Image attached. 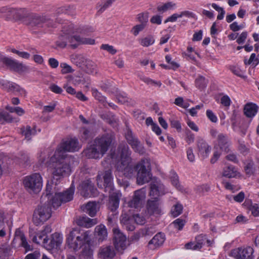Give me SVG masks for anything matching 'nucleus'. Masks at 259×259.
I'll return each instance as SVG.
<instances>
[{
    "label": "nucleus",
    "instance_id": "f257e3e1",
    "mask_svg": "<svg viewBox=\"0 0 259 259\" xmlns=\"http://www.w3.org/2000/svg\"><path fill=\"white\" fill-rule=\"evenodd\" d=\"M114 140V135L110 133L98 136L83 150V153L88 158L100 159L107 152Z\"/></svg>",
    "mask_w": 259,
    "mask_h": 259
},
{
    "label": "nucleus",
    "instance_id": "f03ea898",
    "mask_svg": "<svg viewBox=\"0 0 259 259\" xmlns=\"http://www.w3.org/2000/svg\"><path fill=\"white\" fill-rule=\"evenodd\" d=\"M56 185L53 183H48L46 188V194L41 197L42 202L44 201L51 202L52 207L56 208L62 203H66L73 199L75 187L72 185L64 193H57L55 190Z\"/></svg>",
    "mask_w": 259,
    "mask_h": 259
},
{
    "label": "nucleus",
    "instance_id": "7ed1b4c3",
    "mask_svg": "<svg viewBox=\"0 0 259 259\" xmlns=\"http://www.w3.org/2000/svg\"><path fill=\"white\" fill-rule=\"evenodd\" d=\"M72 158L69 155H64L62 152L55 151L50 160L49 165L52 167L54 176L64 177L70 175L71 167L69 163Z\"/></svg>",
    "mask_w": 259,
    "mask_h": 259
},
{
    "label": "nucleus",
    "instance_id": "20e7f679",
    "mask_svg": "<svg viewBox=\"0 0 259 259\" xmlns=\"http://www.w3.org/2000/svg\"><path fill=\"white\" fill-rule=\"evenodd\" d=\"M91 233L90 231L82 230L75 228L72 229L66 238V243L69 248L74 250H78L86 245L91 243Z\"/></svg>",
    "mask_w": 259,
    "mask_h": 259
},
{
    "label": "nucleus",
    "instance_id": "39448f33",
    "mask_svg": "<svg viewBox=\"0 0 259 259\" xmlns=\"http://www.w3.org/2000/svg\"><path fill=\"white\" fill-rule=\"evenodd\" d=\"M53 18H55V14L44 13L40 15L29 11L25 24L33 30L41 29L45 25L54 27L55 24Z\"/></svg>",
    "mask_w": 259,
    "mask_h": 259
},
{
    "label": "nucleus",
    "instance_id": "423d86ee",
    "mask_svg": "<svg viewBox=\"0 0 259 259\" xmlns=\"http://www.w3.org/2000/svg\"><path fill=\"white\" fill-rule=\"evenodd\" d=\"M29 11L24 8H12L7 6L0 8V18L6 21L26 23Z\"/></svg>",
    "mask_w": 259,
    "mask_h": 259
},
{
    "label": "nucleus",
    "instance_id": "0eeeda50",
    "mask_svg": "<svg viewBox=\"0 0 259 259\" xmlns=\"http://www.w3.org/2000/svg\"><path fill=\"white\" fill-rule=\"evenodd\" d=\"M137 181L139 185H143L149 182L152 178L151 167L150 160L142 159L136 164Z\"/></svg>",
    "mask_w": 259,
    "mask_h": 259
},
{
    "label": "nucleus",
    "instance_id": "6e6552de",
    "mask_svg": "<svg viewBox=\"0 0 259 259\" xmlns=\"http://www.w3.org/2000/svg\"><path fill=\"white\" fill-rule=\"evenodd\" d=\"M51 206V202L47 201L42 202L41 200L40 204L38 205L33 212L32 220L34 224L39 225L50 218L52 214Z\"/></svg>",
    "mask_w": 259,
    "mask_h": 259
},
{
    "label": "nucleus",
    "instance_id": "1a4fd4ad",
    "mask_svg": "<svg viewBox=\"0 0 259 259\" xmlns=\"http://www.w3.org/2000/svg\"><path fill=\"white\" fill-rule=\"evenodd\" d=\"M210 134L212 138L215 139L214 143L217 145L221 150L226 153H228L230 150L231 142L226 134L219 133L214 128L210 131Z\"/></svg>",
    "mask_w": 259,
    "mask_h": 259
},
{
    "label": "nucleus",
    "instance_id": "9d476101",
    "mask_svg": "<svg viewBox=\"0 0 259 259\" xmlns=\"http://www.w3.org/2000/svg\"><path fill=\"white\" fill-rule=\"evenodd\" d=\"M23 184L28 191L37 193L39 192L42 188V178L38 173H35L26 177L24 179Z\"/></svg>",
    "mask_w": 259,
    "mask_h": 259
},
{
    "label": "nucleus",
    "instance_id": "9b49d317",
    "mask_svg": "<svg viewBox=\"0 0 259 259\" xmlns=\"http://www.w3.org/2000/svg\"><path fill=\"white\" fill-rule=\"evenodd\" d=\"M125 137L127 143L131 146L135 152L141 155L145 153V150L143 145L128 127H127L126 129Z\"/></svg>",
    "mask_w": 259,
    "mask_h": 259
},
{
    "label": "nucleus",
    "instance_id": "f8f14e48",
    "mask_svg": "<svg viewBox=\"0 0 259 259\" xmlns=\"http://www.w3.org/2000/svg\"><path fill=\"white\" fill-rule=\"evenodd\" d=\"M117 170L126 178H132L136 171V165L131 161L119 162L116 165Z\"/></svg>",
    "mask_w": 259,
    "mask_h": 259
},
{
    "label": "nucleus",
    "instance_id": "ddd939ff",
    "mask_svg": "<svg viewBox=\"0 0 259 259\" xmlns=\"http://www.w3.org/2000/svg\"><path fill=\"white\" fill-rule=\"evenodd\" d=\"M68 43L73 49L76 48L80 45H92L95 43L94 39L81 37L80 35L75 34V33L70 36H68Z\"/></svg>",
    "mask_w": 259,
    "mask_h": 259
},
{
    "label": "nucleus",
    "instance_id": "4468645a",
    "mask_svg": "<svg viewBox=\"0 0 259 259\" xmlns=\"http://www.w3.org/2000/svg\"><path fill=\"white\" fill-rule=\"evenodd\" d=\"M253 249L251 247L237 248L231 250L230 255L236 259H253Z\"/></svg>",
    "mask_w": 259,
    "mask_h": 259
},
{
    "label": "nucleus",
    "instance_id": "2eb2a0df",
    "mask_svg": "<svg viewBox=\"0 0 259 259\" xmlns=\"http://www.w3.org/2000/svg\"><path fill=\"white\" fill-rule=\"evenodd\" d=\"M113 243L115 248L118 251L124 250L126 247V238L118 228H114Z\"/></svg>",
    "mask_w": 259,
    "mask_h": 259
},
{
    "label": "nucleus",
    "instance_id": "dca6fc26",
    "mask_svg": "<svg viewBox=\"0 0 259 259\" xmlns=\"http://www.w3.org/2000/svg\"><path fill=\"white\" fill-rule=\"evenodd\" d=\"M80 149L76 139H70L62 143L56 151H60L64 155H68L66 152H75Z\"/></svg>",
    "mask_w": 259,
    "mask_h": 259
},
{
    "label": "nucleus",
    "instance_id": "f3484780",
    "mask_svg": "<svg viewBox=\"0 0 259 259\" xmlns=\"http://www.w3.org/2000/svg\"><path fill=\"white\" fill-rule=\"evenodd\" d=\"M165 193V187L160 180L154 179L150 183V195L154 198L163 195Z\"/></svg>",
    "mask_w": 259,
    "mask_h": 259
},
{
    "label": "nucleus",
    "instance_id": "a211bd4d",
    "mask_svg": "<svg viewBox=\"0 0 259 259\" xmlns=\"http://www.w3.org/2000/svg\"><path fill=\"white\" fill-rule=\"evenodd\" d=\"M146 209L150 215H160L162 212L160 199L158 198H154L153 199L148 200Z\"/></svg>",
    "mask_w": 259,
    "mask_h": 259
},
{
    "label": "nucleus",
    "instance_id": "6ab92c4d",
    "mask_svg": "<svg viewBox=\"0 0 259 259\" xmlns=\"http://www.w3.org/2000/svg\"><path fill=\"white\" fill-rule=\"evenodd\" d=\"M115 254L114 247L108 245H102L98 249L97 252V257L99 259H113Z\"/></svg>",
    "mask_w": 259,
    "mask_h": 259
},
{
    "label": "nucleus",
    "instance_id": "aec40b11",
    "mask_svg": "<svg viewBox=\"0 0 259 259\" xmlns=\"http://www.w3.org/2000/svg\"><path fill=\"white\" fill-rule=\"evenodd\" d=\"M80 187L81 188L80 194L84 197L93 196L96 191L93 184L90 180L83 181L80 185Z\"/></svg>",
    "mask_w": 259,
    "mask_h": 259
},
{
    "label": "nucleus",
    "instance_id": "412c9836",
    "mask_svg": "<svg viewBox=\"0 0 259 259\" xmlns=\"http://www.w3.org/2000/svg\"><path fill=\"white\" fill-rule=\"evenodd\" d=\"M6 66L10 70L18 73L25 72L28 70V67L22 63L9 57L6 62Z\"/></svg>",
    "mask_w": 259,
    "mask_h": 259
},
{
    "label": "nucleus",
    "instance_id": "4be33fe9",
    "mask_svg": "<svg viewBox=\"0 0 259 259\" xmlns=\"http://www.w3.org/2000/svg\"><path fill=\"white\" fill-rule=\"evenodd\" d=\"M145 197V193L142 190L136 191L133 198L128 202V206L134 208L140 207L142 205V200Z\"/></svg>",
    "mask_w": 259,
    "mask_h": 259
},
{
    "label": "nucleus",
    "instance_id": "5701e85b",
    "mask_svg": "<svg viewBox=\"0 0 259 259\" xmlns=\"http://www.w3.org/2000/svg\"><path fill=\"white\" fill-rule=\"evenodd\" d=\"M62 242V237L58 233H55L51 235V239L45 245V248L47 250L57 248Z\"/></svg>",
    "mask_w": 259,
    "mask_h": 259
},
{
    "label": "nucleus",
    "instance_id": "b1692460",
    "mask_svg": "<svg viewBox=\"0 0 259 259\" xmlns=\"http://www.w3.org/2000/svg\"><path fill=\"white\" fill-rule=\"evenodd\" d=\"M109 194V201L108 208L112 212H114L118 208L119 200L121 196L120 193L118 192H111Z\"/></svg>",
    "mask_w": 259,
    "mask_h": 259
},
{
    "label": "nucleus",
    "instance_id": "393cba45",
    "mask_svg": "<svg viewBox=\"0 0 259 259\" xmlns=\"http://www.w3.org/2000/svg\"><path fill=\"white\" fill-rule=\"evenodd\" d=\"M103 186L106 192L111 193L114 191V186L112 182V177L111 170L109 169L105 172L103 176Z\"/></svg>",
    "mask_w": 259,
    "mask_h": 259
},
{
    "label": "nucleus",
    "instance_id": "a878e982",
    "mask_svg": "<svg viewBox=\"0 0 259 259\" xmlns=\"http://www.w3.org/2000/svg\"><path fill=\"white\" fill-rule=\"evenodd\" d=\"M62 31L63 35L66 36H70L75 33H84L82 29L75 27L74 24L72 23L65 24L62 27Z\"/></svg>",
    "mask_w": 259,
    "mask_h": 259
},
{
    "label": "nucleus",
    "instance_id": "bb28decb",
    "mask_svg": "<svg viewBox=\"0 0 259 259\" xmlns=\"http://www.w3.org/2000/svg\"><path fill=\"white\" fill-rule=\"evenodd\" d=\"M197 148L199 153L203 157H207L211 151V147L203 139L197 141Z\"/></svg>",
    "mask_w": 259,
    "mask_h": 259
},
{
    "label": "nucleus",
    "instance_id": "cd10ccee",
    "mask_svg": "<svg viewBox=\"0 0 259 259\" xmlns=\"http://www.w3.org/2000/svg\"><path fill=\"white\" fill-rule=\"evenodd\" d=\"M164 235L161 233L156 234L148 243V247L154 249L161 245L164 241Z\"/></svg>",
    "mask_w": 259,
    "mask_h": 259
},
{
    "label": "nucleus",
    "instance_id": "c85d7f7f",
    "mask_svg": "<svg viewBox=\"0 0 259 259\" xmlns=\"http://www.w3.org/2000/svg\"><path fill=\"white\" fill-rule=\"evenodd\" d=\"M76 223L78 226L89 228L97 224L98 220L97 219H90L87 216H82L77 219Z\"/></svg>",
    "mask_w": 259,
    "mask_h": 259
},
{
    "label": "nucleus",
    "instance_id": "c756f323",
    "mask_svg": "<svg viewBox=\"0 0 259 259\" xmlns=\"http://www.w3.org/2000/svg\"><path fill=\"white\" fill-rule=\"evenodd\" d=\"M73 82L75 85H83L85 89L88 90L91 83V79L90 76L83 74L75 77L73 80Z\"/></svg>",
    "mask_w": 259,
    "mask_h": 259
},
{
    "label": "nucleus",
    "instance_id": "7c9ffc66",
    "mask_svg": "<svg viewBox=\"0 0 259 259\" xmlns=\"http://www.w3.org/2000/svg\"><path fill=\"white\" fill-rule=\"evenodd\" d=\"M95 236L99 242H103L107 238L108 233L106 227L103 225L97 226L95 229Z\"/></svg>",
    "mask_w": 259,
    "mask_h": 259
},
{
    "label": "nucleus",
    "instance_id": "2f4dec72",
    "mask_svg": "<svg viewBox=\"0 0 259 259\" xmlns=\"http://www.w3.org/2000/svg\"><path fill=\"white\" fill-rule=\"evenodd\" d=\"M118 149L120 153V162H124V161H131L132 160L131 157V151L127 145L123 144L120 145L118 147Z\"/></svg>",
    "mask_w": 259,
    "mask_h": 259
},
{
    "label": "nucleus",
    "instance_id": "473e14b6",
    "mask_svg": "<svg viewBox=\"0 0 259 259\" xmlns=\"http://www.w3.org/2000/svg\"><path fill=\"white\" fill-rule=\"evenodd\" d=\"M97 203L95 202H89L86 205L81 206V209L91 217H94L98 211Z\"/></svg>",
    "mask_w": 259,
    "mask_h": 259
},
{
    "label": "nucleus",
    "instance_id": "72a5a7b5",
    "mask_svg": "<svg viewBox=\"0 0 259 259\" xmlns=\"http://www.w3.org/2000/svg\"><path fill=\"white\" fill-rule=\"evenodd\" d=\"M3 85L8 92H17L22 95L26 94V91L15 83L8 82L3 84Z\"/></svg>",
    "mask_w": 259,
    "mask_h": 259
},
{
    "label": "nucleus",
    "instance_id": "f704fd0d",
    "mask_svg": "<svg viewBox=\"0 0 259 259\" xmlns=\"http://www.w3.org/2000/svg\"><path fill=\"white\" fill-rule=\"evenodd\" d=\"M258 107L253 103H249L246 104L244 108L245 115L248 117H252L257 112Z\"/></svg>",
    "mask_w": 259,
    "mask_h": 259
},
{
    "label": "nucleus",
    "instance_id": "c9c22d12",
    "mask_svg": "<svg viewBox=\"0 0 259 259\" xmlns=\"http://www.w3.org/2000/svg\"><path fill=\"white\" fill-rule=\"evenodd\" d=\"M66 14L69 15L74 16L76 15L75 8L73 6H64L58 8L55 13V17L58 14Z\"/></svg>",
    "mask_w": 259,
    "mask_h": 259
},
{
    "label": "nucleus",
    "instance_id": "e433bc0d",
    "mask_svg": "<svg viewBox=\"0 0 259 259\" xmlns=\"http://www.w3.org/2000/svg\"><path fill=\"white\" fill-rule=\"evenodd\" d=\"M84 71L86 73L90 75H94L98 73L97 66L95 63L90 60L85 61V67Z\"/></svg>",
    "mask_w": 259,
    "mask_h": 259
},
{
    "label": "nucleus",
    "instance_id": "4c0bfd02",
    "mask_svg": "<svg viewBox=\"0 0 259 259\" xmlns=\"http://www.w3.org/2000/svg\"><path fill=\"white\" fill-rule=\"evenodd\" d=\"M21 132L25 136V139L30 140L31 139V136L34 135L36 131L35 127H31L30 126L27 125L21 128Z\"/></svg>",
    "mask_w": 259,
    "mask_h": 259
},
{
    "label": "nucleus",
    "instance_id": "58836bf2",
    "mask_svg": "<svg viewBox=\"0 0 259 259\" xmlns=\"http://www.w3.org/2000/svg\"><path fill=\"white\" fill-rule=\"evenodd\" d=\"M32 241L36 244H42L45 247V245L49 241V239L40 231L33 236Z\"/></svg>",
    "mask_w": 259,
    "mask_h": 259
},
{
    "label": "nucleus",
    "instance_id": "ea45409f",
    "mask_svg": "<svg viewBox=\"0 0 259 259\" xmlns=\"http://www.w3.org/2000/svg\"><path fill=\"white\" fill-rule=\"evenodd\" d=\"M238 172L235 170L234 166L229 165L225 167L223 171V176L228 178H234L237 176Z\"/></svg>",
    "mask_w": 259,
    "mask_h": 259
},
{
    "label": "nucleus",
    "instance_id": "a19ab883",
    "mask_svg": "<svg viewBox=\"0 0 259 259\" xmlns=\"http://www.w3.org/2000/svg\"><path fill=\"white\" fill-rule=\"evenodd\" d=\"M93 250L92 249L90 245L84 246L83 248L80 256L83 259H93Z\"/></svg>",
    "mask_w": 259,
    "mask_h": 259
},
{
    "label": "nucleus",
    "instance_id": "79ce46f5",
    "mask_svg": "<svg viewBox=\"0 0 259 259\" xmlns=\"http://www.w3.org/2000/svg\"><path fill=\"white\" fill-rule=\"evenodd\" d=\"M139 42L142 46L148 47L154 43L155 39L152 35H149L141 38L139 40Z\"/></svg>",
    "mask_w": 259,
    "mask_h": 259
},
{
    "label": "nucleus",
    "instance_id": "37998d69",
    "mask_svg": "<svg viewBox=\"0 0 259 259\" xmlns=\"http://www.w3.org/2000/svg\"><path fill=\"white\" fill-rule=\"evenodd\" d=\"M176 7V4L172 2L166 3L162 5L158 6L157 8V11L163 13L169 10H172Z\"/></svg>",
    "mask_w": 259,
    "mask_h": 259
},
{
    "label": "nucleus",
    "instance_id": "c03bdc74",
    "mask_svg": "<svg viewBox=\"0 0 259 259\" xmlns=\"http://www.w3.org/2000/svg\"><path fill=\"white\" fill-rule=\"evenodd\" d=\"M255 168L254 163L252 160H248L244 166V170L246 175H252L255 172Z\"/></svg>",
    "mask_w": 259,
    "mask_h": 259
},
{
    "label": "nucleus",
    "instance_id": "a18cd8bd",
    "mask_svg": "<svg viewBox=\"0 0 259 259\" xmlns=\"http://www.w3.org/2000/svg\"><path fill=\"white\" fill-rule=\"evenodd\" d=\"M13 121V118L8 113L0 111V124H4L6 122L11 123Z\"/></svg>",
    "mask_w": 259,
    "mask_h": 259
},
{
    "label": "nucleus",
    "instance_id": "49530a36",
    "mask_svg": "<svg viewBox=\"0 0 259 259\" xmlns=\"http://www.w3.org/2000/svg\"><path fill=\"white\" fill-rule=\"evenodd\" d=\"M183 209V205L178 202L172 207L171 213L174 217H177L182 213Z\"/></svg>",
    "mask_w": 259,
    "mask_h": 259
},
{
    "label": "nucleus",
    "instance_id": "de8ad7c7",
    "mask_svg": "<svg viewBox=\"0 0 259 259\" xmlns=\"http://www.w3.org/2000/svg\"><path fill=\"white\" fill-rule=\"evenodd\" d=\"M148 13L145 12L139 14L137 16V20L140 23V24L147 26L148 22Z\"/></svg>",
    "mask_w": 259,
    "mask_h": 259
},
{
    "label": "nucleus",
    "instance_id": "09e8293b",
    "mask_svg": "<svg viewBox=\"0 0 259 259\" xmlns=\"http://www.w3.org/2000/svg\"><path fill=\"white\" fill-rule=\"evenodd\" d=\"M106 121L113 126H116L118 122V120L111 113H109L106 115Z\"/></svg>",
    "mask_w": 259,
    "mask_h": 259
},
{
    "label": "nucleus",
    "instance_id": "8fccbe9b",
    "mask_svg": "<svg viewBox=\"0 0 259 259\" xmlns=\"http://www.w3.org/2000/svg\"><path fill=\"white\" fill-rule=\"evenodd\" d=\"M139 77L141 80L143 81L147 84H152L158 86L159 87L161 85V83L160 81H155L149 77H147L144 76H139Z\"/></svg>",
    "mask_w": 259,
    "mask_h": 259
},
{
    "label": "nucleus",
    "instance_id": "3c124183",
    "mask_svg": "<svg viewBox=\"0 0 259 259\" xmlns=\"http://www.w3.org/2000/svg\"><path fill=\"white\" fill-rule=\"evenodd\" d=\"M68 36H66L63 35H61L59 39L56 41L57 46L61 48L66 47L67 42H68Z\"/></svg>",
    "mask_w": 259,
    "mask_h": 259
},
{
    "label": "nucleus",
    "instance_id": "603ef678",
    "mask_svg": "<svg viewBox=\"0 0 259 259\" xmlns=\"http://www.w3.org/2000/svg\"><path fill=\"white\" fill-rule=\"evenodd\" d=\"M196 85L200 89H203L206 87L207 81L204 77L200 76L195 80Z\"/></svg>",
    "mask_w": 259,
    "mask_h": 259
},
{
    "label": "nucleus",
    "instance_id": "864d4df0",
    "mask_svg": "<svg viewBox=\"0 0 259 259\" xmlns=\"http://www.w3.org/2000/svg\"><path fill=\"white\" fill-rule=\"evenodd\" d=\"M211 6L214 9L219 12V14L217 16V19L218 20H222L224 18V15L225 14V11L224 9L219 7L214 3L212 4Z\"/></svg>",
    "mask_w": 259,
    "mask_h": 259
},
{
    "label": "nucleus",
    "instance_id": "5fc2aeb1",
    "mask_svg": "<svg viewBox=\"0 0 259 259\" xmlns=\"http://www.w3.org/2000/svg\"><path fill=\"white\" fill-rule=\"evenodd\" d=\"M146 26L141 24H137L134 26L131 29V32L134 35L137 36L139 33L143 31Z\"/></svg>",
    "mask_w": 259,
    "mask_h": 259
},
{
    "label": "nucleus",
    "instance_id": "6e6d98bb",
    "mask_svg": "<svg viewBox=\"0 0 259 259\" xmlns=\"http://www.w3.org/2000/svg\"><path fill=\"white\" fill-rule=\"evenodd\" d=\"M185 224V221L181 219H177L172 223L174 227L179 230H181Z\"/></svg>",
    "mask_w": 259,
    "mask_h": 259
},
{
    "label": "nucleus",
    "instance_id": "4d7b16f0",
    "mask_svg": "<svg viewBox=\"0 0 259 259\" xmlns=\"http://www.w3.org/2000/svg\"><path fill=\"white\" fill-rule=\"evenodd\" d=\"M115 1V0H106L102 5L100 6V8L98 10V13H103L106 9L111 6Z\"/></svg>",
    "mask_w": 259,
    "mask_h": 259
},
{
    "label": "nucleus",
    "instance_id": "13d9d810",
    "mask_svg": "<svg viewBox=\"0 0 259 259\" xmlns=\"http://www.w3.org/2000/svg\"><path fill=\"white\" fill-rule=\"evenodd\" d=\"M11 51V52L18 55L19 57L24 59H28L30 56V54L27 52H21L15 49H12Z\"/></svg>",
    "mask_w": 259,
    "mask_h": 259
},
{
    "label": "nucleus",
    "instance_id": "bf43d9fd",
    "mask_svg": "<svg viewBox=\"0 0 259 259\" xmlns=\"http://www.w3.org/2000/svg\"><path fill=\"white\" fill-rule=\"evenodd\" d=\"M20 238L21 241V245L24 248H25L26 251H28L32 249L31 247L28 244V242H27L26 239L24 234H20Z\"/></svg>",
    "mask_w": 259,
    "mask_h": 259
},
{
    "label": "nucleus",
    "instance_id": "052dcab7",
    "mask_svg": "<svg viewBox=\"0 0 259 259\" xmlns=\"http://www.w3.org/2000/svg\"><path fill=\"white\" fill-rule=\"evenodd\" d=\"M202 242H198L196 244L193 242H189L185 245L187 249H197L201 248Z\"/></svg>",
    "mask_w": 259,
    "mask_h": 259
},
{
    "label": "nucleus",
    "instance_id": "680f3d73",
    "mask_svg": "<svg viewBox=\"0 0 259 259\" xmlns=\"http://www.w3.org/2000/svg\"><path fill=\"white\" fill-rule=\"evenodd\" d=\"M101 49L108 51L112 55H114L117 52L116 50L114 49L112 46H110L108 44H103L101 46Z\"/></svg>",
    "mask_w": 259,
    "mask_h": 259
},
{
    "label": "nucleus",
    "instance_id": "e2e57ef3",
    "mask_svg": "<svg viewBox=\"0 0 259 259\" xmlns=\"http://www.w3.org/2000/svg\"><path fill=\"white\" fill-rule=\"evenodd\" d=\"M133 219L139 225H143L145 223V218L140 214H136L133 216Z\"/></svg>",
    "mask_w": 259,
    "mask_h": 259
},
{
    "label": "nucleus",
    "instance_id": "0e129e2a",
    "mask_svg": "<svg viewBox=\"0 0 259 259\" xmlns=\"http://www.w3.org/2000/svg\"><path fill=\"white\" fill-rule=\"evenodd\" d=\"M60 66L62 68L61 72L63 74L71 73L73 71V70L72 69L71 67L66 63H61Z\"/></svg>",
    "mask_w": 259,
    "mask_h": 259
},
{
    "label": "nucleus",
    "instance_id": "69168bd1",
    "mask_svg": "<svg viewBox=\"0 0 259 259\" xmlns=\"http://www.w3.org/2000/svg\"><path fill=\"white\" fill-rule=\"evenodd\" d=\"M40 253L38 250H35L32 253L28 254L25 259H39Z\"/></svg>",
    "mask_w": 259,
    "mask_h": 259
},
{
    "label": "nucleus",
    "instance_id": "338daca9",
    "mask_svg": "<svg viewBox=\"0 0 259 259\" xmlns=\"http://www.w3.org/2000/svg\"><path fill=\"white\" fill-rule=\"evenodd\" d=\"M116 98L119 103L121 104H125L128 102L129 98L126 96L125 94H121L120 93L118 94Z\"/></svg>",
    "mask_w": 259,
    "mask_h": 259
},
{
    "label": "nucleus",
    "instance_id": "774afa93",
    "mask_svg": "<svg viewBox=\"0 0 259 259\" xmlns=\"http://www.w3.org/2000/svg\"><path fill=\"white\" fill-rule=\"evenodd\" d=\"M249 210L253 216L257 217L259 215V207L257 204L251 205L249 207Z\"/></svg>",
    "mask_w": 259,
    "mask_h": 259
}]
</instances>
